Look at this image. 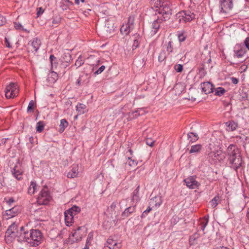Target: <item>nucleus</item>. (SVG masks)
<instances>
[{
	"label": "nucleus",
	"mask_w": 249,
	"mask_h": 249,
	"mask_svg": "<svg viewBox=\"0 0 249 249\" xmlns=\"http://www.w3.org/2000/svg\"><path fill=\"white\" fill-rule=\"evenodd\" d=\"M5 45L8 48H11V45L10 44V43L7 37H5Z\"/></svg>",
	"instance_id": "e2e57ef3"
},
{
	"label": "nucleus",
	"mask_w": 249,
	"mask_h": 249,
	"mask_svg": "<svg viewBox=\"0 0 249 249\" xmlns=\"http://www.w3.org/2000/svg\"><path fill=\"white\" fill-rule=\"evenodd\" d=\"M231 83L235 85L237 84L239 82V80L235 77H232L231 78Z\"/></svg>",
	"instance_id": "0e129e2a"
},
{
	"label": "nucleus",
	"mask_w": 249,
	"mask_h": 249,
	"mask_svg": "<svg viewBox=\"0 0 249 249\" xmlns=\"http://www.w3.org/2000/svg\"><path fill=\"white\" fill-rule=\"evenodd\" d=\"M36 184L34 181H31L30 186L28 188V192L30 195H33L36 190Z\"/></svg>",
	"instance_id": "473e14b6"
},
{
	"label": "nucleus",
	"mask_w": 249,
	"mask_h": 249,
	"mask_svg": "<svg viewBox=\"0 0 249 249\" xmlns=\"http://www.w3.org/2000/svg\"><path fill=\"white\" fill-rule=\"evenodd\" d=\"M18 166L16 165L13 168L12 171L14 177L18 180H20L22 178V172L17 169Z\"/></svg>",
	"instance_id": "bb28decb"
},
{
	"label": "nucleus",
	"mask_w": 249,
	"mask_h": 249,
	"mask_svg": "<svg viewBox=\"0 0 249 249\" xmlns=\"http://www.w3.org/2000/svg\"><path fill=\"white\" fill-rule=\"evenodd\" d=\"M50 60L51 65H53V62L56 61V58L52 54L50 56Z\"/></svg>",
	"instance_id": "680f3d73"
},
{
	"label": "nucleus",
	"mask_w": 249,
	"mask_h": 249,
	"mask_svg": "<svg viewBox=\"0 0 249 249\" xmlns=\"http://www.w3.org/2000/svg\"><path fill=\"white\" fill-rule=\"evenodd\" d=\"M144 113V111L141 108L135 111L129 112L128 113V116L131 119H135L137 118L139 116L142 115Z\"/></svg>",
	"instance_id": "b1692460"
},
{
	"label": "nucleus",
	"mask_w": 249,
	"mask_h": 249,
	"mask_svg": "<svg viewBox=\"0 0 249 249\" xmlns=\"http://www.w3.org/2000/svg\"><path fill=\"white\" fill-rule=\"evenodd\" d=\"M151 8H156L155 10L157 13L161 16V21H165L170 18L172 14V4L169 0H151L150 2Z\"/></svg>",
	"instance_id": "f257e3e1"
},
{
	"label": "nucleus",
	"mask_w": 249,
	"mask_h": 249,
	"mask_svg": "<svg viewBox=\"0 0 249 249\" xmlns=\"http://www.w3.org/2000/svg\"><path fill=\"white\" fill-rule=\"evenodd\" d=\"M30 231L26 225V226H21L20 227L19 231L17 236L18 241L19 242H27L29 244L31 242L30 239Z\"/></svg>",
	"instance_id": "0eeeda50"
},
{
	"label": "nucleus",
	"mask_w": 249,
	"mask_h": 249,
	"mask_svg": "<svg viewBox=\"0 0 249 249\" xmlns=\"http://www.w3.org/2000/svg\"><path fill=\"white\" fill-rule=\"evenodd\" d=\"M162 203L161 197L160 196H155L150 199L149 204L152 207L160 206Z\"/></svg>",
	"instance_id": "a211bd4d"
},
{
	"label": "nucleus",
	"mask_w": 249,
	"mask_h": 249,
	"mask_svg": "<svg viewBox=\"0 0 249 249\" xmlns=\"http://www.w3.org/2000/svg\"><path fill=\"white\" fill-rule=\"evenodd\" d=\"M68 122L65 119H63L60 121V124L59 125V132L62 133L65 130V128L68 126Z\"/></svg>",
	"instance_id": "7c9ffc66"
},
{
	"label": "nucleus",
	"mask_w": 249,
	"mask_h": 249,
	"mask_svg": "<svg viewBox=\"0 0 249 249\" xmlns=\"http://www.w3.org/2000/svg\"><path fill=\"white\" fill-rule=\"evenodd\" d=\"M105 27L107 28V32H111L114 30V26L112 23H110L109 20H106Z\"/></svg>",
	"instance_id": "37998d69"
},
{
	"label": "nucleus",
	"mask_w": 249,
	"mask_h": 249,
	"mask_svg": "<svg viewBox=\"0 0 249 249\" xmlns=\"http://www.w3.org/2000/svg\"><path fill=\"white\" fill-rule=\"evenodd\" d=\"M29 237L30 239H31V242H29L30 246L36 247L41 243L42 234L38 230H30Z\"/></svg>",
	"instance_id": "423d86ee"
},
{
	"label": "nucleus",
	"mask_w": 249,
	"mask_h": 249,
	"mask_svg": "<svg viewBox=\"0 0 249 249\" xmlns=\"http://www.w3.org/2000/svg\"><path fill=\"white\" fill-rule=\"evenodd\" d=\"M34 102L33 100L30 101L27 107V112H33Z\"/></svg>",
	"instance_id": "3c124183"
},
{
	"label": "nucleus",
	"mask_w": 249,
	"mask_h": 249,
	"mask_svg": "<svg viewBox=\"0 0 249 249\" xmlns=\"http://www.w3.org/2000/svg\"><path fill=\"white\" fill-rule=\"evenodd\" d=\"M166 58V53L164 50H162L158 56V60L159 62H161L165 60Z\"/></svg>",
	"instance_id": "58836bf2"
},
{
	"label": "nucleus",
	"mask_w": 249,
	"mask_h": 249,
	"mask_svg": "<svg viewBox=\"0 0 249 249\" xmlns=\"http://www.w3.org/2000/svg\"><path fill=\"white\" fill-rule=\"evenodd\" d=\"M21 212V208L19 206H14L13 208L7 210L5 212L4 216L6 219H9L18 215Z\"/></svg>",
	"instance_id": "f8f14e48"
},
{
	"label": "nucleus",
	"mask_w": 249,
	"mask_h": 249,
	"mask_svg": "<svg viewBox=\"0 0 249 249\" xmlns=\"http://www.w3.org/2000/svg\"><path fill=\"white\" fill-rule=\"evenodd\" d=\"M214 90L215 95L219 96H222L226 92V90L222 87H218L214 89Z\"/></svg>",
	"instance_id": "c9c22d12"
},
{
	"label": "nucleus",
	"mask_w": 249,
	"mask_h": 249,
	"mask_svg": "<svg viewBox=\"0 0 249 249\" xmlns=\"http://www.w3.org/2000/svg\"><path fill=\"white\" fill-rule=\"evenodd\" d=\"M81 228L80 227H78L77 229L75 230L73 232H72L71 234L70 235V240H71L72 242L78 241L82 238L81 235H80L79 233V231Z\"/></svg>",
	"instance_id": "f3484780"
},
{
	"label": "nucleus",
	"mask_w": 249,
	"mask_h": 249,
	"mask_svg": "<svg viewBox=\"0 0 249 249\" xmlns=\"http://www.w3.org/2000/svg\"><path fill=\"white\" fill-rule=\"evenodd\" d=\"M134 17L133 16H129L128 18V22L126 23L130 26V28H134Z\"/></svg>",
	"instance_id": "de8ad7c7"
},
{
	"label": "nucleus",
	"mask_w": 249,
	"mask_h": 249,
	"mask_svg": "<svg viewBox=\"0 0 249 249\" xmlns=\"http://www.w3.org/2000/svg\"><path fill=\"white\" fill-rule=\"evenodd\" d=\"M126 202H127V199H126L122 200L119 203L120 207H122L123 205H124L126 203Z\"/></svg>",
	"instance_id": "69168bd1"
},
{
	"label": "nucleus",
	"mask_w": 249,
	"mask_h": 249,
	"mask_svg": "<svg viewBox=\"0 0 249 249\" xmlns=\"http://www.w3.org/2000/svg\"><path fill=\"white\" fill-rule=\"evenodd\" d=\"M57 79L58 74L56 72H54V71H52L48 74L47 80L49 82L51 83H54L56 81Z\"/></svg>",
	"instance_id": "5701e85b"
},
{
	"label": "nucleus",
	"mask_w": 249,
	"mask_h": 249,
	"mask_svg": "<svg viewBox=\"0 0 249 249\" xmlns=\"http://www.w3.org/2000/svg\"><path fill=\"white\" fill-rule=\"evenodd\" d=\"M152 208L150 206H148L146 210H145L142 213L141 217L144 218L147 215V214L151 211Z\"/></svg>",
	"instance_id": "5fc2aeb1"
},
{
	"label": "nucleus",
	"mask_w": 249,
	"mask_h": 249,
	"mask_svg": "<svg viewBox=\"0 0 249 249\" xmlns=\"http://www.w3.org/2000/svg\"><path fill=\"white\" fill-rule=\"evenodd\" d=\"M234 55L237 58L242 57L246 53L245 50L241 47L240 45H236L234 50Z\"/></svg>",
	"instance_id": "aec40b11"
},
{
	"label": "nucleus",
	"mask_w": 249,
	"mask_h": 249,
	"mask_svg": "<svg viewBox=\"0 0 249 249\" xmlns=\"http://www.w3.org/2000/svg\"><path fill=\"white\" fill-rule=\"evenodd\" d=\"M174 69L177 72H181L183 71V65L181 64H175Z\"/></svg>",
	"instance_id": "09e8293b"
},
{
	"label": "nucleus",
	"mask_w": 249,
	"mask_h": 249,
	"mask_svg": "<svg viewBox=\"0 0 249 249\" xmlns=\"http://www.w3.org/2000/svg\"><path fill=\"white\" fill-rule=\"evenodd\" d=\"M6 20L5 17L0 15V26H2L5 24Z\"/></svg>",
	"instance_id": "4d7b16f0"
},
{
	"label": "nucleus",
	"mask_w": 249,
	"mask_h": 249,
	"mask_svg": "<svg viewBox=\"0 0 249 249\" xmlns=\"http://www.w3.org/2000/svg\"><path fill=\"white\" fill-rule=\"evenodd\" d=\"M18 220V221H16L13 222L8 227L5 233V237L7 238L10 237L11 239L17 237L19 230H18V228L19 225Z\"/></svg>",
	"instance_id": "1a4fd4ad"
},
{
	"label": "nucleus",
	"mask_w": 249,
	"mask_h": 249,
	"mask_svg": "<svg viewBox=\"0 0 249 249\" xmlns=\"http://www.w3.org/2000/svg\"><path fill=\"white\" fill-rule=\"evenodd\" d=\"M51 199V196L47 188L41 190L38 196L37 202L39 205H47Z\"/></svg>",
	"instance_id": "9d476101"
},
{
	"label": "nucleus",
	"mask_w": 249,
	"mask_h": 249,
	"mask_svg": "<svg viewBox=\"0 0 249 249\" xmlns=\"http://www.w3.org/2000/svg\"><path fill=\"white\" fill-rule=\"evenodd\" d=\"M14 27L17 30L23 31L27 33H29V31L27 29H24L23 26L19 22H14Z\"/></svg>",
	"instance_id": "e433bc0d"
},
{
	"label": "nucleus",
	"mask_w": 249,
	"mask_h": 249,
	"mask_svg": "<svg viewBox=\"0 0 249 249\" xmlns=\"http://www.w3.org/2000/svg\"><path fill=\"white\" fill-rule=\"evenodd\" d=\"M208 221H209V219L208 218H206L205 219H204L203 220H202L201 222H200V225H201V229L203 231H204V230H205V228H206V227L207 226V224H208Z\"/></svg>",
	"instance_id": "8fccbe9b"
},
{
	"label": "nucleus",
	"mask_w": 249,
	"mask_h": 249,
	"mask_svg": "<svg viewBox=\"0 0 249 249\" xmlns=\"http://www.w3.org/2000/svg\"><path fill=\"white\" fill-rule=\"evenodd\" d=\"M128 160H129L128 162L129 166H135L137 165V161L136 160H132L130 157H128Z\"/></svg>",
	"instance_id": "603ef678"
},
{
	"label": "nucleus",
	"mask_w": 249,
	"mask_h": 249,
	"mask_svg": "<svg viewBox=\"0 0 249 249\" xmlns=\"http://www.w3.org/2000/svg\"><path fill=\"white\" fill-rule=\"evenodd\" d=\"M200 86L202 91L206 94L213 92L214 89L213 85L209 82L201 83Z\"/></svg>",
	"instance_id": "2eb2a0df"
},
{
	"label": "nucleus",
	"mask_w": 249,
	"mask_h": 249,
	"mask_svg": "<svg viewBox=\"0 0 249 249\" xmlns=\"http://www.w3.org/2000/svg\"><path fill=\"white\" fill-rule=\"evenodd\" d=\"M132 29L133 28H130L129 25L124 24L121 26L120 32L123 35H127Z\"/></svg>",
	"instance_id": "393cba45"
},
{
	"label": "nucleus",
	"mask_w": 249,
	"mask_h": 249,
	"mask_svg": "<svg viewBox=\"0 0 249 249\" xmlns=\"http://www.w3.org/2000/svg\"><path fill=\"white\" fill-rule=\"evenodd\" d=\"M162 22L161 16L160 17L157 16V18L155 19L152 23L151 31V34L152 36L155 35L158 32V31L160 27V24Z\"/></svg>",
	"instance_id": "4468645a"
},
{
	"label": "nucleus",
	"mask_w": 249,
	"mask_h": 249,
	"mask_svg": "<svg viewBox=\"0 0 249 249\" xmlns=\"http://www.w3.org/2000/svg\"><path fill=\"white\" fill-rule=\"evenodd\" d=\"M166 49L169 54L173 52L174 45L172 41H169L167 45H166Z\"/></svg>",
	"instance_id": "79ce46f5"
},
{
	"label": "nucleus",
	"mask_w": 249,
	"mask_h": 249,
	"mask_svg": "<svg viewBox=\"0 0 249 249\" xmlns=\"http://www.w3.org/2000/svg\"><path fill=\"white\" fill-rule=\"evenodd\" d=\"M44 128V123L43 121L38 122L36 126V130L37 132L40 133L41 132Z\"/></svg>",
	"instance_id": "4c0bfd02"
},
{
	"label": "nucleus",
	"mask_w": 249,
	"mask_h": 249,
	"mask_svg": "<svg viewBox=\"0 0 249 249\" xmlns=\"http://www.w3.org/2000/svg\"><path fill=\"white\" fill-rule=\"evenodd\" d=\"M227 131H233L238 127V124L233 120L229 121L224 123Z\"/></svg>",
	"instance_id": "dca6fc26"
},
{
	"label": "nucleus",
	"mask_w": 249,
	"mask_h": 249,
	"mask_svg": "<svg viewBox=\"0 0 249 249\" xmlns=\"http://www.w3.org/2000/svg\"><path fill=\"white\" fill-rule=\"evenodd\" d=\"M221 151H211L206 155V160L211 164L223 161L225 159Z\"/></svg>",
	"instance_id": "7ed1b4c3"
},
{
	"label": "nucleus",
	"mask_w": 249,
	"mask_h": 249,
	"mask_svg": "<svg viewBox=\"0 0 249 249\" xmlns=\"http://www.w3.org/2000/svg\"><path fill=\"white\" fill-rule=\"evenodd\" d=\"M121 243L109 237L103 249H120Z\"/></svg>",
	"instance_id": "ddd939ff"
},
{
	"label": "nucleus",
	"mask_w": 249,
	"mask_h": 249,
	"mask_svg": "<svg viewBox=\"0 0 249 249\" xmlns=\"http://www.w3.org/2000/svg\"><path fill=\"white\" fill-rule=\"evenodd\" d=\"M145 142L148 145L152 147L153 146L155 141L151 138H147L145 140Z\"/></svg>",
	"instance_id": "6e6d98bb"
},
{
	"label": "nucleus",
	"mask_w": 249,
	"mask_h": 249,
	"mask_svg": "<svg viewBox=\"0 0 249 249\" xmlns=\"http://www.w3.org/2000/svg\"><path fill=\"white\" fill-rule=\"evenodd\" d=\"M61 20V18L60 16H55L53 19V24L55 25V27L60 23Z\"/></svg>",
	"instance_id": "49530a36"
},
{
	"label": "nucleus",
	"mask_w": 249,
	"mask_h": 249,
	"mask_svg": "<svg viewBox=\"0 0 249 249\" xmlns=\"http://www.w3.org/2000/svg\"><path fill=\"white\" fill-rule=\"evenodd\" d=\"M78 165H74L72 166L71 171L68 173L67 177L69 178H76L78 175Z\"/></svg>",
	"instance_id": "6ab92c4d"
},
{
	"label": "nucleus",
	"mask_w": 249,
	"mask_h": 249,
	"mask_svg": "<svg viewBox=\"0 0 249 249\" xmlns=\"http://www.w3.org/2000/svg\"><path fill=\"white\" fill-rule=\"evenodd\" d=\"M73 3L70 0H62L60 3V7L63 10H66L69 7L72 5Z\"/></svg>",
	"instance_id": "a878e982"
},
{
	"label": "nucleus",
	"mask_w": 249,
	"mask_h": 249,
	"mask_svg": "<svg viewBox=\"0 0 249 249\" xmlns=\"http://www.w3.org/2000/svg\"><path fill=\"white\" fill-rule=\"evenodd\" d=\"M187 136L189 141L192 142H195L198 139V136L197 134L193 132L188 133L187 134Z\"/></svg>",
	"instance_id": "2f4dec72"
},
{
	"label": "nucleus",
	"mask_w": 249,
	"mask_h": 249,
	"mask_svg": "<svg viewBox=\"0 0 249 249\" xmlns=\"http://www.w3.org/2000/svg\"><path fill=\"white\" fill-rule=\"evenodd\" d=\"M105 69V66L104 65L101 66L97 70H96L94 72V74L95 75H98L101 73Z\"/></svg>",
	"instance_id": "864d4df0"
},
{
	"label": "nucleus",
	"mask_w": 249,
	"mask_h": 249,
	"mask_svg": "<svg viewBox=\"0 0 249 249\" xmlns=\"http://www.w3.org/2000/svg\"><path fill=\"white\" fill-rule=\"evenodd\" d=\"M84 63V60L83 59L81 55H80L75 63V66L77 68L80 67Z\"/></svg>",
	"instance_id": "c03bdc74"
},
{
	"label": "nucleus",
	"mask_w": 249,
	"mask_h": 249,
	"mask_svg": "<svg viewBox=\"0 0 249 249\" xmlns=\"http://www.w3.org/2000/svg\"><path fill=\"white\" fill-rule=\"evenodd\" d=\"M219 201V196H216L210 202V203L213 208H215L218 204Z\"/></svg>",
	"instance_id": "f704fd0d"
},
{
	"label": "nucleus",
	"mask_w": 249,
	"mask_h": 249,
	"mask_svg": "<svg viewBox=\"0 0 249 249\" xmlns=\"http://www.w3.org/2000/svg\"><path fill=\"white\" fill-rule=\"evenodd\" d=\"M196 15L189 10L182 11L176 14L178 22L184 23L190 22L195 18Z\"/></svg>",
	"instance_id": "39448f33"
},
{
	"label": "nucleus",
	"mask_w": 249,
	"mask_h": 249,
	"mask_svg": "<svg viewBox=\"0 0 249 249\" xmlns=\"http://www.w3.org/2000/svg\"><path fill=\"white\" fill-rule=\"evenodd\" d=\"M18 91L19 90L17 84L14 83H10L5 88V97L7 99L13 98L18 95Z\"/></svg>",
	"instance_id": "6e6552de"
},
{
	"label": "nucleus",
	"mask_w": 249,
	"mask_h": 249,
	"mask_svg": "<svg viewBox=\"0 0 249 249\" xmlns=\"http://www.w3.org/2000/svg\"><path fill=\"white\" fill-rule=\"evenodd\" d=\"M244 44L246 48L249 50V37H247L244 41Z\"/></svg>",
	"instance_id": "052dcab7"
},
{
	"label": "nucleus",
	"mask_w": 249,
	"mask_h": 249,
	"mask_svg": "<svg viewBox=\"0 0 249 249\" xmlns=\"http://www.w3.org/2000/svg\"><path fill=\"white\" fill-rule=\"evenodd\" d=\"M135 206H130L126 208L124 211L122 213L121 216L123 218L129 216L131 213L135 211Z\"/></svg>",
	"instance_id": "4be33fe9"
},
{
	"label": "nucleus",
	"mask_w": 249,
	"mask_h": 249,
	"mask_svg": "<svg viewBox=\"0 0 249 249\" xmlns=\"http://www.w3.org/2000/svg\"><path fill=\"white\" fill-rule=\"evenodd\" d=\"M139 46V42L138 39H135L134 40L133 44L132 46L133 50L136 49Z\"/></svg>",
	"instance_id": "bf43d9fd"
},
{
	"label": "nucleus",
	"mask_w": 249,
	"mask_h": 249,
	"mask_svg": "<svg viewBox=\"0 0 249 249\" xmlns=\"http://www.w3.org/2000/svg\"><path fill=\"white\" fill-rule=\"evenodd\" d=\"M213 249H230L229 248L224 246L216 247Z\"/></svg>",
	"instance_id": "774afa93"
},
{
	"label": "nucleus",
	"mask_w": 249,
	"mask_h": 249,
	"mask_svg": "<svg viewBox=\"0 0 249 249\" xmlns=\"http://www.w3.org/2000/svg\"><path fill=\"white\" fill-rule=\"evenodd\" d=\"M139 189L140 186H138L136 189L134 190L132 193V200L133 201L138 202L140 200L139 197Z\"/></svg>",
	"instance_id": "c85d7f7f"
},
{
	"label": "nucleus",
	"mask_w": 249,
	"mask_h": 249,
	"mask_svg": "<svg viewBox=\"0 0 249 249\" xmlns=\"http://www.w3.org/2000/svg\"><path fill=\"white\" fill-rule=\"evenodd\" d=\"M110 207V209L111 210L114 211L115 210V208L116 207V202H113L111 204Z\"/></svg>",
	"instance_id": "338daca9"
},
{
	"label": "nucleus",
	"mask_w": 249,
	"mask_h": 249,
	"mask_svg": "<svg viewBox=\"0 0 249 249\" xmlns=\"http://www.w3.org/2000/svg\"><path fill=\"white\" fill-rule=\"evenodd\" d=\"M64 214L66 225L69 226L70 224L72 222L74 215L72 214L71 212L67 210L65 212Z\"/></svg>",
	"instance_id": "412c9836"
},
{
	"label": "nucleus",
	"mask_w": 249,
	"mask_h": 249,
	"mask_svg": "<svg viewBox=\"0 0 249 249\" xmlns=\"http://www.w3.org/2000/svg\"><path fill=\"white\" fill-rule=\"evenodd\" d=\"M71 60V55L69 53H64L61 57L62 63H69Z\"/></svg>",
	"instance_id": "72a5a7b5"
},
{
	"label": "nucleus",
	"mask_w": 249,
	"mask_h": 249,
	"mask_svg": "<svg viewBox=\"0 0 249 249\" xmlns=\"http://www.w3.org/2000/svg\"><path fill=\"white\" fill-rule=\"evenodd\" d=\"M226 153L230 166L237 171L238 169L240 168L242 163V159L239 150L235 145L231 144L228 147Z\"/></svg>",
	"instance_id": "f03ea898"
},
{
	"label": "nucleus",
	"mask_w": 249,
	"mask_h": 249,
	"mask_svg": "<svg viewBox=\"0 0 249 249\" xmlns=\"http://www.w3.org/2000/svg\"><path fill=\"white\" fill-rule=\"evenodd\" d=\"M199 238V234L197 233H194L191 236L189 239V243L190 245H193L195 244V241Z\"/></svg>",
	"instance_id": "a18cd8bd"
},
{
	"label": "nucleus",
	"mask_w": 249,
	"mask_h": 249,
	"mask_svg": "<svg viewBox=\"0 0 249 249\" xmlns=\"http://www.w3.org/2000/svg\"><path fill=\"white\" fill-rule=\"evenodd\" d=\"M233 7L232 0H219L220 14L224 16L229 14Z\"/></svg>",
	"instance_id": "20e7f679"
},
{
	"label": "nucleus",
	"mask_w": 249,
	"mask_h": 249,
	"mask_svg": "<svg viewBox=\"0 0 249 249\" xmlns=\"http://www.w3.org/2000/svg\"><path fill=\"white\" fill-rule=\"evenodd\" d=\"M178 39L179 41L181 42L185 41L186 39V36H184V35L182 33L179 34L178 35Z\"/></svg>",
	"instance_id": "13d9d810"
},
{
	"label": "nucleus",
	"mask_w": 249,
	"mask_h": 249,
	"mask_svg": "<svg viewBox=\"0 0 249 249\" xmlns=\"http://www.w3.org/2000/svg\"><path fill=\"white\" fill-rule=\"evenodd\" d=\"M183 181L188 188L191 189H198L200 184L196 180V177L192 176L184 179Z\"/></svg>",
	"instance_id": "9b49d317"
},
{
	"label": "nucleus",
	"mask_w": 249,
	"mask_h": 249,
	"mask_svg": "<svg viewBox=\"0 0 249 249\" xmlns=\"http://www.w3.org/2000/svg\"><path fill=\"white\" fill-rule=\"evenodd\" d=\"M202 145L201 144H196L192 145L189 151V153H198L200 152L202 149Z\"/></svg>",
	"instance_id": "cd10ccee"
},
{
	"label": "nucleus",
	"mask_w": 249,
	"mask_h": 249,
	"mask_svg": "<svg viewBox=\"0 0 249 249\" xmlns=\"http://www.w3.org/2000/svg\"><path fill=\"white\" fill-rule=\"evenodd\" d=\"M77 111L80 114H83L85 112L84 109L86 108V106L83 104H78L76 107Z\"/></svg>",
	"instance_id": "ea45409f"
},
{
	"label": "nucleus",
	"mask_w": 249,
	"mask_h": 249,
	"mask_svg": "<svg viewBox=\"0 0 249 249\" xmlns=\"http://www.w3.org/2000/svg\"><path fill=\"white\" fill-rule=\"evenodd\" d=\"M67 211H70V212H71L72 214H73V215H75L79 212H80V208L79 207L74 205L71 208L68 210Z\"/></svg>",
	"instance_id": "a19ab883"
},
{
	"label": "nucleus",
	"mask_w": 249,
	"mask_h": 249,
	"mask_svg": "<svg viewBox=\"0 0 249 249\" xmlns=\"http://www.w3.org/2000/svg\"><path fill=\"white\" fill-rule=\"evenodd\" d=\"M41 45L40 40L37 38H36L34 39L33 41L31 43V45L33 49H34L35 52H37V51L39 48V47Z\"/></svg>",
	"instance_id": "c756f323"
}]
</instances>
